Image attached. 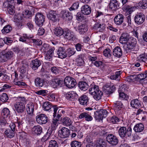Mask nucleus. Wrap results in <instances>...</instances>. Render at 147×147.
I'll use <instances>...</instances> for the list:
<instances>
[{"instance_id": "nucleus-1", "label": "nucleus", "mask_w": 147, "mask_h": 147, "mask_svg": "<svg viewBox=\"0 0 147 147\" xmlns=\"http://www.w3.org/2000/svg\"><path fill=\"white\" fill-rule=\"evenodd\" d=\"M18 99L14 104V110L18 113L22 114L25 111L26 99L24 97H19Z\"/></svg>"}, {"instance_id": "nucleus-2", "label": "nucleus", "mask_w": 147, "mask_h": 147, "mask_svg": "<svg viewBox=\"0 0 147 147\" xmlns=\"http://www.w3.org/2000/svg\"><path fill=\"white\" fill-rule=\"evenodd\" d=\"M136 44V39L134 38H130L123 46L124 51L127 53L129 52L135 46Z\"/></svg>"}, {"instance_id": "nucleus-3", "label": "nucleus", "mask_w": 147, "mask_h": 147, "mask_svg": "<svg viewBox=\"0 0 147 147\" xmlns=\"http://www.w3.org/2000/svg\"><path fill=\"white\" fill-rule=\"evenodd\" d=\"M65 84L69 88L74 87L76 84V80L71 77H66L64 80Z\"/></svg>"}, {"instance_id": "nucleus-4", "label": "nucleus", "mask_w": 147, "mask_h": 147, "mask_svg": "<svg viewBox=\"0 0 147 147\" xmlns=\"http://www.w3.org/2000/svg\"><path fill=\"white\" fill-rule=\"evenodd\" d=\"M131 129L129 127L127 129L125 127H121L118 130V133L121 137H124L127 136L129 137L131 136Z\"/></svg>"}, {"instance_id": "nucleus-5", "label": "nucleus", "mask_w": 147, "mask_h": 147, "mask_svg": "<svg viewBox=\"0 0 147 147\" xmlns=\"http://www.w3.org/2000/svg\"><path fill=\"white\" fill-rule=\"evenodd\" d=\"M10 111L7 108H4L2 110L1 115V117L0 118V125L2 123L4 124L6 123L5 118H7L9 115Z\"/></svg>"}, {"instance_id": "nucleus-6", "label": "nucleus", "mask_w": 147, "mask_h": 147, "mask_svg": "<svg viewBox=\"0 0 147 147\" xmlns=\"http://www.w3.org/2000/svg\"><path fill=\"white\" fill-rule=\"evenodd\" d=\"M45 21V17L42 13H38L35 16V22L38 26H42Z\"/></svg>"}, {"instance_id": "nucleus-7", "label": "nucleus", "mask_w": 147, "mask_h": 147, "mask_svg": "<svg viewBox=\"0 0 147 147\" xmlns=\"http://www.w3.org/2000/svg\"><path fill=\"white\" fill-rule=\"evenodd\" d=\"M37 122L40 124H46L47 123L48 119L46 115L44 114H39L36 116Z\"/></svg>"}, {"instance_id": "nucleus-8", "label": "nucleus", "mask_w": 147, "mask_h": 147, "mask_svg": "<svg viewBox=\"0 0 147 147\" xmlns=\"http://www.w3.org/2000/svg\"><path fill=\"white\" fill-rule=\"evenodd\" d=\"M106 140L109 143L113 146L117 144L119 142L117 138L112 134H109L107 136Z\"/></svg>"}, {"instance_id": "nucleus-9", "label": "nucleus", "mask_w": 147, "mask_h": 147, "mask_svg": "<svg viewBox=\"0 0 147 147\" xmlns=\"http://www.w3.org/2000/svg\"><path fill=\"white\" fill-rule=\"evenodd\" d=\"M70 133V131L68 129L63 127L59 130V135L62 138H66L69 136Z\"/></svg>"}, {"instance_id": "nucleus-10", "label": "nucleus", "mask_w": 147, "mask_h": 147, "mask_svg": "<svg viewBox=\"0 0 147 147\" xmlns=\"http://www.w3.org/2000/svg\"><path fill=\"white\" fill-rule=\"evenodd\" d=\"M63 36L65 38L69 40L74 41L76 39L74 33L69 30H66L65 31Z\"/></svg>"}, {"instance_id": "nucleus-11", "label": "nucleus", "mask_w": 147, "mask_h": 147, "mask_svg": "<svg viewBox=\"0 0 147 147\" xmlns=\"http://www.w3.org/2000/svg\"><path fill=\"white\" fill-rule=\"evenodd\" d=\"M109 6L112 11H116L119 8V3L117 0H111Z\"/></svg>"}, {"instance_id": "nucleus-12", "label": "nucleus", "mask_w": 147, "mask_h": 147, "mask_svg": "<svg viewBox=\"0 0 147 147\" xmlns=\"http://www.w3.org/2000/svg\"><path fill=\"white\" fill-rule=\"evenodd\" d=\"M52 108L54 111V117H56L58 119H59L64 113V111L63 109H59L58 110V107L56 106H53Z\"/></svg>"}, {"instance_id": "nucleus-13", "label": "nucleus", "mask_w": 147, "mask_h": 147, "mask_svg": "<svg viewBox=\"0 0 147 147\" xmlns=\"http://www.w3.org/2000/svg\"><path fill=\"white\" fill-rule=\"evenodd\" d=\"M145 19V16L142 13L137 14L135 17V22L138 24L142 23Z\"/></svg>"}, {"instance_id": "nucleus-14", "label": "nucleus", "mask_w": 147, "mask_h": 147, "mask_svg": "<svg viewBox=\"0 0 147 147\" xmlns=\"http://www.w3.org/2000/svg\"><path fill=\"white\" fill-rule=\"evenodd\" d=\"M48 18L50 20L56 22L58 20V18L57 14L55 11H50L48 14Z\"/></svg>"}, {"instance_id": "nucleus-15", "label": "nucleus", "mask_w": 147, "mask_h": 147, "mask_svg": "<svg viewBox=\"0 0 147 147\" xmlns=\"http://www.w3.org/2000/svg\"><path fill=\"white\" fill-rule=\"evenodd\" d=\"M124 19L123 16L122 14L117 15L114 18V22L117 25H120L123 23Z\"/></svg>"}, {"instance_id": "nucleus-16", "label": "nucleus", "mask_w": 147, "mask_h": 147, "mask_svg": "<svg viewBox=\"0 0 147 147\" xmlns=\"http://www.w3.org/2000/svg\"><path fill=\"white\" fill-rule=\"evenodd\" d=\"M79 119H82L85 118V119L87 121H90L92 120L93 118L88 113L84 112L81 113L78 116Z\"/></svg>"}, {"instance_id": "nucleus-17", "label": "nucleus", "mask_w": 147, "mask_h": 147, "mask_svg": "<svg viewBox=\"0 0 147 147\" xmlns=\"http://www.w3.org/2000/svg\"><path fill=\"white\" fill-rule=\"evenodd\" d=\"M58 57L63 59L67 57V54L66 53L65 49L63 47H60L57 51Z\"/></svg>"}, {"instance_id": "nucleus-18", "label": "nucleus", "mask_w": 147, "mask_h": 147, "mask_svg": "<svg viewBox=\"0 0 147 147\" xmlns=\"http://www.w3.org/2000/svg\"><path fill=\"white\" fill-rule=\"evenodd\" d=\"M81 11L82 13L86 15L89 14L91 12V7L88 5H83L81 7Z\"/></svg>"}, {"instance_id": "nucleus-19", "label": "nucleus", "mask_w": 147, "mask_h": 147, "mask_svg": "<svg viewBox=\"0 0 147 147\" xmlns=\"http://www.w3.org/2000/svg\"><path fill=\"white\" fill-rule=\"evenodd\" d=\"M77 29L80 34H84L88 30L87 25L86 24H81L78 26Z\"/></svg>"}, {"instance_id": "nucleus-20", "label": "nucleus", "mask_w": 147, "mask_h": 147, "mask_svg": "<svg viewBox=\"0 0 147 147\" xmlns=\"http://www.w3.org/2000/svg\"><path fill=\"white\" fill-rule=\"evenodd\" d=\"M77 94L73 91L68 92L66 95V98L69 100L74 101L76 98Z\"/></svg>"}, {"instance_id": "nucleus-21", "label": "nucleus", "mask_w": 147, "mask_h": 147, "mask_svg": "<svg viewBox=\"0 0 147 147\" xmlns=\"http://www.w3.org/2000/svg\"><path fill=\"white\" fill-rule=\"evenodd\" d=\"M130 38L129 35L127 33H123L119 40V42L122 43H126Z\"/></svg>"}, {"instance_id": "nucleus-22", "label": "nucleus", "mask_w": 147, "mask_h": 147, "mask_svg": "<svg viewBox=\"0 0 147 147\" xmlns=\"http://www.w3.org/2000/svg\"><path fill=\"white\" fill-rule=\"evenodd\" d=\"M113 53L114 56L119 57L122 55V51L120 47L117 46L114 49Z\"/></svg>"}, {"instance_id": "nucleus-23", "label": "nucleus", "mask_w": 147, "mask_h": 147, "mask_svg": "<svg viewBox=\"0 0 147 147\" xmlns=\"http://www.w3.org/2000/svg\"><path fill=\"white\" fill-rule=\"evenodd\" d=\"M34 109V105L32 103H30L27 104L26 110L28 114L32 115L33 113Z\"/></svg>"}, {"instance_id": "nucleus-24", "label": "nucleus", "mask_w": 147, "mask_h": 147, "mask_svg": "<svg viewBox=\"0 0 147 147\" xmlns=\"http://www.w3.org/2000/svg\"><path fill=\"white\" fill-rule=\"evenodd\" d=\"M54 50L55 48L54 47L51 48L49 50L45 57V59L50 61L52 60Z\"/></svg>"}, {"instance_id": "nucleus-25", "label": "nucleus", "mask_w": 147, "mask_h": 147, "mask_svg": "<svg viewBox=\"0 0 147 147\" xmlns=\"http://www.w3.org/2000/svg\"><path fill=\"white\" fill-rule=\"evenodd\" d=\"M80 103L82 105H87L88 101V98L87 96L84 95L81 96L78 99Z\"/></svg>"}, {"instance_id": "nucleus-26", "label": "nucleus", "mask_w": 147, "mask_h": 147, "mask_svg": "<svg viewBox=\"0 0 147 147\" xmlns=\"http://www.w3.org/2000/svg\"><path fill=\"white\" fill-rule=\"evenodd\" d=\"M144 129V125L141 123L136 124L134 128V130L136 132H140L142 131Z\"/></svg>"}, {"instance_id": "nucleus-27", "label": "nucleus", "mask_w": 147, "mask_h": 147, "mask_svg": "<svg viewBox=\"0 0 147 147\" xmlns=\"http://www.w3.org/2000/svg\"><path fill=\"white\" fill-rule=\"evenodd\" d=\"M62 17L66 20H70L72 19V17L68 11H63L61 12Z\"/></svg>"}, {"instance_id": "nucleus-28", "label": "nucleus", "mask_w": 147, "mask_h": 147, "mask_svg": "<svg viewBox=\"0 0 147 147\" xmlns=\"http://www.w3.org/2000/svg\"><path fill=\"white\" fill-rule=\"evenodd\" d=\"M130 105L133 108L138 109L141 106V104L138 99H135L131 101Z\"/></svg>"}, {"instance_id": "nucleus-29", "label": "nucleus", "mask_w": 147, "mask_h": 147, "mask_svg": "<svg viewBox=\"0 0 147 147\" xmlns=\"http://www.w3.org/2000/svg\"><path fill=\"white\" fill-rule=\"evenodd\" d=\"M116 88L114 86L110 87L108 85H105L103 87V89L105 92H107L108 94L112 93L115 90Z\"/></svg>"}, {"instance_id": "nucleus-30", "label": "nucleus", "mask_w": 147, "mask_h": 147, "mask_svg": "<svg viewBox=\"0 0 147 147\" xmlns=\"http://www.w3.org/2000/svg\"><path fill=\"white\" fill-rule=\"evenodd\" d=\"M41 65V62L40 60L36 59L32 61L31 66L33 69L36 70Z\"/></svg>"}, {"instance_id": "nucleus-31", "label": "nucleus", "mask_w": 147, "mask_h": 147, "mask_svg": "<svg viewBox=\"0 0 147 147\" xmlns=\"http://www.w3.org/2000/svg\"><path fill=\"white\" fill-rule=\"evenodd\" d=\"M78 86L81 90L83 91L86 90L88 87V84L86 82L83 81L79 82L78 84Z\"/></svg>"}, {"instance_id": "nucleus-32", "label": "nucleus", "mask_w": 147, "mask_h": 147, "mask_svg": "<svg viewBox=\"0 0 147 147\" xmlns=\"http://www.w3.org/2000/svg\"><path fill=\"white\" fill-rule=\"evenodd\" d=\"M64 81L63 80H56L53 82L52 85L53 88H55L57 86L61 87L63 84Z\"/></svg>"}, {"instance_id": "nucleus-33", "label": "nucleus", "mask_w": 147, "mask_h": 147, "mask_svg": "<svg viewBox=\"0 0 147 147\" xmlns=\"http://www.w3.org/2000/svg\"><path fill=\"white\" fill-rule=\"evenodd\" d=\"M94 93L92 95L95 100H98L101 99L103 94V93L101 91L99 90Z\"/></svg>"}, {"instance_id": "nucleus-34", "label": "nucleus", "mask_w": 147, "mask_h": 147, "mask_svg": "<svg viewBox=\"0 0 147 147\" xmlns=\"http://www.w3.org/2000/svg\"><path fill=\"white\" fill-rule=\"evenodd\" d=\"M62 122L64 125L67 126L71 125L73 122L70 119L67 117L63 118L62 120Z\"/></svg>"}, {"instance_id": "nucleus-35", "label": "nucleus", "mask_w": 147, "mask_h": 147, "mask_svg": "<svg viewBox=\"0 0 147 147\" xmlns=\"http://www.w3.org/2000/svg\"><path fill=\"white\" fill-rule=\"evenodd\" d=\"M64 32L63 29L60 27H57L54 29V34L57 36H61L64 34Z\"/></svg>"}, {"instance_id": "nucleus-36", "label": "nucleus", "mask_w": 147, "mask_h": 147, "mask_svg": "<svg viewBox=\"0 0 147 147\" xmlns=\"http://www.w3.org/2000/svg\"><path fill=\"white\" fill-rule=\"evenodd\" d=\"M32 130L35 134L38 135L41 133L42 129L41 127L39 125H38L34 126L32 128Z\"/></svg>"}, {"instance_id": "nucleus-37", "label": "nucleus", "mask_w": 147, "mask_h": 147, "mask_svg": "<svg viewBox=\"0 0 147 147\" xmlns=\"http://www.w3.org/2000/svg\"><path fill=\"white\" fill-rule=\"evenodd\" d=\"M93 28L94 30H98L99 31L103 30L105 28V25L99 23H96L94 25Z\"/></svg>"}, {"instance_id": "nucleus-38", "label": "nucleus", "mask_w": 147, "mask_h": 147, "mask_svg": "<svg viewBox=\"0 0 147 147\" xmlns=\"http://www.w3.org/2000/svg\"><path fill=\"white\" fill-rule=\"evenodd\" d=\"M44 81L39 78H37L35 81V83L36 86L38 87H42L44 84Z\"/></svg>"}, {"instance_id": "nucleus-39", "label": "nucleus", "mask_w": 147, "mask_h": 147, "mask_svg": "<svg viewBox=\"0 0 147 147\" xmlns=\"http://www.w3.org/2000/svg\"><path fill=\"white\" fill-rule=\"evenodd\" d=\"M42 108L45 111H49L52 108L51 104L49 102H45L43 104Z\"/></svg>"}, {"instance_id": "nucleus-40", "label": "nucleus", "mask_w": 147, "mask_h": 147, "mask_svg": "<svg viewBox=\"0 0 147 147\" xmlns=\"http://www.w3.org/2000/svg\"><path fill=\"white\" fill-rule=\"evenodd\" d=\"M14 3L13 0H7L3 3V5L5 7L7 8L14 7Z\"/></svg>"}, {"instance_id": "nucleus-41", "label": "nucleus", "mask_w": 147, "mask_h": 147, "mask_svg": "<svg viewBox=\"0 0 147 147\" xmlns=\"http://www.w3.org/2000/svg\"><path fill=\"white\" fill-rule=\"evenodd\" d=\"M138 8L145 9L147 8V0H143L138 3Z\"/></svg>"}, {"instance_id": "nucleus-42", "label": "nucleus", "mask_w": 147, "mask_h": 147, "mask_svg": "<svg viewBox=\"0 0 147 147\" xmlns=\"http://www.w3.org/2000/svg\"><path fill=\"white\" fill-rule=\"evenodd\" d=\"M99 90L98 87L96 85H92L89 89V92L90 94L92 95L95 92Z\"/></svg>"}, {"instance_id": "nucleus-43", "label": "nucleus", "mask_w": 147, "mask_h": 147, "mask_svg": "<svg viewBox=\"0 0 147 147\" xmlns=\"http://www.w3.org/2000/svg\"><path fill=\"white\" fill-rule=\"evenodd\" d=\"M123 9L124 11H125L128 14H131L134 10V7H130L129 5L124 6Z\"/></svg>"}, {"instance_id": "nucleus-44", "label": "nucleus", "mask_w": 147, "mask_h": 147, "mask_svg": "<svg viewBox=\"0 0 147 147\" xmlns=\"http://www.w3.org/2000/svg\"><path fill=\"white\" fill-rule=\"evenodd\" d=\"M12 29V27L10 25H8L4 27L1 30V32L3 34L7 33L10 32Z\"/></svg>"}, {"instance_id": "nucleus-45", "label": "nucleus", "mask_w": 147, "mask_h": 147, "mask_svg": "<svg viewBox=\"0 0 147 147\" xmlns=\"http://www.w3.org/2000/svg\"><path fill=\"white\" fill-rule=\"evenodd\" d=\"M52 134V131L50 129H48L46 135L44 136L41 139L42 142H44L47 140Z\"/></svg>"}, {"instance_id": "nucleus-46", "label": "nucleus", "mask_w": 147, "mask_h": 147, "mask_svg": "<svg viewBox=\"0 0 147 147\" xmlns=\"http://www.w3.org/2000/svg\"><path fill=\"white\" fill-rule=\"evenodd\" d=\"M76 63L78 66H81L84 64V62L83 59L81 55L78 56L77 58L76 59Z\"/></svg>"}, {"instance_id": "nucleus-47", "label": "nucleus", "mask_w": 147, "mask_h": 147, "mask_svg": "<svg viewBox=\"0 0 147 147\" xmlns=\"http://www.w3.org/2000/svg\"><path fill=\"white\" fill-rule=\"evenodd\" d=\"M5 133L6 136L10 138H13L14 136V131L9 128L7 129Z\"/></svg>"}, {"instance_id": "nucleus-48", "label": "nucleus", "mask_w": 147, "mask_h": 147, "mask_svg": "<svg viewBox=\"0 0 147 147\" xmlns=\"http://www.w3.org/2000/svg\"><path fill=\"white\" fill-rule=\"evenodd\" d=\"M126 80L128 82H134L137 80V75H133L128 76L126 78Z\"/></svg>"}, {"instance_id": "nucleus-49", "label": "nucleus", "mask_w": 147, "mask_h": 147, "mask_svg": "<svg viewBox=\"0 0 147 147\" xmlns=\"http://www.w3.org/2000/svg\"><path fill=\"white\" fill-rule=\"evenodd\" d=\"M101 113H102L100 112V111L99 112L96 111L94 113V117L96 120H102L103 118Z\"/></svg>"}, {"instance_id": "nucleus-50", "label": "nucleus", "mask_w": 147, "mask_h": 147, "mask_svg": "<svg viewBox=\"0 0 147 147\" xmlns=\"http://www.w3.org/2000/svg\"><path fill=\"white\" fill-rule=\"evenodd\" d=\"M9 99V97L5 93H3L0 95V100L3 102H7Z\"/></svg>"}, {"instance_id": "nucleus-51", "label": "nucleus", "mask_w": 147, "mask_h": 147, "mask_svg": "<svg viewBox=\"0 0 147 147\" xmlns=\"http://www.w3.org/2000/svg\"><path fill=\"white\" fill-rule=\"evenodd\" d=\"M24 3V0H16L14 2V5L15 6L18 7V5L20 6L18 9L20 10V8H22V5Z\"/></svg>"}, {"instance_id": "nucleus-52", "label": "nucleus", "mask_w": 147, "mask_h": 147, "mask_svg": "<svg viewBox=\"0 0 147 147\" xmlns=\"http://www.w3.org/2000/svg\"><path fill=\"white\" fill-rule=\"evenodd\" d=\"M109 120L110 123L113 124L116 123L119 121V119L115 116L110 117Z\"/></svg>"}, {"instance_id": "nucleus-53", "label": "nucleus", "mask_w": 147, "mask_h": 147, "mask_svg": "<svg viewBox=\"0 0 147 147\" xmlns=\"http://www.w3.org/2000/svg\"><path fill=\"white\" fill-rule=\"evenodd\" d=\"M6 60L11 59L13 56V52L11 51H8L4 53Z\"/></svg>"}, {"instance_id": "nucleus-54", "label": "nucleus", "mask_w": 147, "mask_h": 147, "mask_svg": "<svg viewBox=\"0 0 147 147\" xmlns=\"http://www.w3.org/2000/svg\"><path fill=\"white\" fill-rule=\"evenodd\" d=\"M111 51L109 49H105L103 52L104 56L107 57H110L111 56Z\"/></svg>"}, {"instance_id": "nucleus-55", "label": "nucleus", "mask_w": 147, "mask_h": 147, "mask_svg": "<svg viewBox=\"0 0 147 147\" xmlns=\"http://www.w3.org/2000/svg\"><path fill=\"white\" fill-rule=\"evenodd\" d=\"M119 98L121 100H127L129 98V96L124 92H119Z\"/></svg>"}, {"instance_id": "nucleus-56", "label": "nucleus", "mask_w": 147, "mask_h": 147, "mask_svg": "<svg viewBox=\"0 0 147 147\" xmlns=\"http://www.w3.org/2000/svg\"><path fill=\"white\" fill-rule=\"evenodd\" d=\"M82 13H77L76 15V19L79 21H82L84 20L85 18Z\"/></svg>"}, {"instance_id": "nucleus-57", "label": "nucleus", "mask_w": 147, "mask_h": 147, "mask_svg": "<svg viewBox=\"0 0 147 147\" xmlns=\"http://www.w3.org/2000/svg\"><path fill=\"white\" fill-rule=\"evenodd\" d=\"M79 3L78 2H76L74 3L69 8L70 11H72L77 9L79 6Z\"/></svg>"}, {"instance_id": "nucleus-58", "label": "nucleus", "mask_w": 147, "mask_h": 147, "mask_svg": "<svg viewBox=\"0 0 147 147\" xmlns=\"http://www.w3.org/2000/svg\"><path fill=\"white\" fill-rule=\"evenodd\" d=\"M127 89L126 85L121 84L119 86L118 92L119 93L124 92L127 90Z\"/></svg>"}, {"instance_id": "nucleus-59", "label": "nucleus", "mask_w": 147, "mask_h": 147, "mask_svg": "<svg viewBox=\"0 0 147 147\" xmlns=\"http://www.w3.org/2000/svg\"><path fill=\"white\" fill-rule=\"evenodd\" d=\"M136 114V115H140L141 116H143V115H147V112L145 111H143V110L139 109L137 111Z\"/></svg>"}, {"instance_id": "nucleus-60", "label": "nucleus", "mask_w": 147, "mask_h": 147, "mask_svg": "<svg viewBox=\"0 0 147 147\" xmlns=\"http://www.w3.org/2000/svg\"><path fill=\"white\" fill-rule=\"evenodd\" d=\"M71 147H81V144L80 142L74 141L71 142Z\"/></svg>"}, {"instance_id": "nucleus-61", "label": "nucleus", "mask_w": 147, "mask_h": 147, "mask_svg": "<svg viewBox=\"0 0 147 147\" xmlns=\"http://www.w3.org/2000/svg\"><path fill=\"white\" fill-rule=\"evenodd\" d=\"M48 147H58V144L55 140H51L49 142Z\"/></svg>"}, {"instance_id": "nucleus-62", "label": "nucleus", "mask_w": 147, "mask_h": 147, "mask_svg": "<svg viewBox=\"0 0 147 147\" xmlns=\"http://www.w3.org/2000/svg\"><path fill=\"white\" fill-rule=\"evenodd\" d=\"M114 107L116 109H120L123 107V105L121 102L116 101L114 103Z\"/></svg>"}, {"instance_id": "nucleus-63", "label": "nucleus", "mask_w": 147, "mask_h": 147, "mask_svg": "<svg viewBox=\"0 0 147 147\" xmlns=\"http://www.w3.org/2000/svg\"><path fill=\"white\" fill-rule=\"evenodd\" d=\"M97 147H105V142L102 139H100L98 142L96 143Z\"/></svg>"}, {"instance_id": "nucleus-64", "label": "nucleus", "mask_w": 147, "mask_h": 147, "mask_svg": "<svg viewBox=\"0 0 147 147\" xmlns=\"http://www.w3.org/2000/svg\"><path fill=\"white\" fill-rule=\"evenodd\" d=\"M67 55L69 56H71L74 55L76 52L75 49L72 48H69L67 50Z\"/></svg>"}]
</instances>
